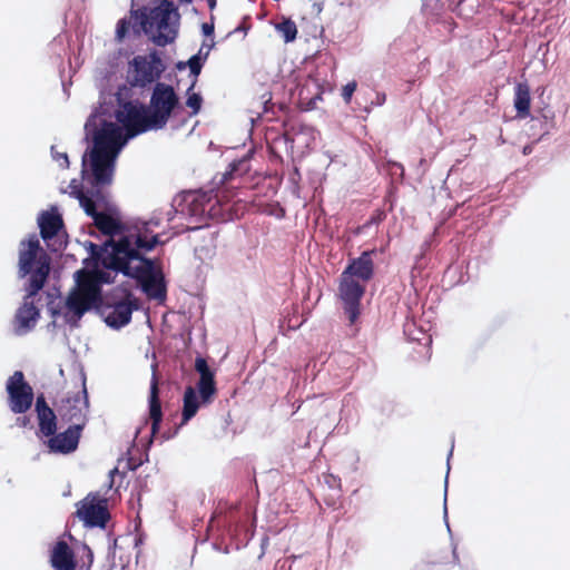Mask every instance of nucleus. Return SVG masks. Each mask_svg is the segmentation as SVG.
Here are the masks:
<instances>
[{"label":"nucleus","instance_id":"7c9ffc66","mask_svg":"<svg viewBox=\"0 0 570 570\" xmlns=\"http://www.w3.org/2000/svg\"><path fill=\"white\" fill-rule=\"evenodd\" d=\"M130 23L126 19H121L117 23L116 36L122 40L129 31Z\"/></svg>","mask_w":570,"mask_h":570},{"label":"nucleus","instance_id":"ea45409f","mask_svg":"<svg viewBox=\"0 0 570 570\" xmlns=\"http://www.w3.org/2000/svg\"><path fill=\"white\" fill-rule=\"evenodd\" d=\"M204 212H205V210H204V208H200V209H199V208H198V206H196V208H195V209H193V213H194V214H198V213L203 214Z\"/></svg>","mask_w":570,"mask_h":570},{"label":"nucleus","instance_id":"6e6552de","mask_svg":"<svg viewBox=\"0 0 570 570\" xmlns=\"http://www.w3.org/2000/svg\"><path fill=\"white\" fill-rule=\"evenodd\" d=\"M130 83L136 87H145L157 81L165 71L166 66L156 51L148 56H136L131 62Z\"/></svg>","mask_w":570,"mask_h":570},{"label":"nucleus","instance_id":"bb28decb","mask_svg":"<svg viewBox=\"0 0 570 570\" xmlns=\"http://www.w3.org/2000/svg\"><path fill=\"white\" fill-rule=\"evenodd\" d=\"M79 202L85 213L90 216L92 219L100 213L96 208V203L91 197H88L83 193H79Z\"/></svg>","mask_w":570,"mask_h":570},{"label":"nucleus","instance_id":"b1692460","mask_svg":"<svg viewBox=\"0 0 570 570\" xmlns=\"http://www.w3.org/2000/svg\"><path fill=\"white\" fill-rule=\"evenodd\" d=\"M275 29L283 37L285 42H292L296 39L297 27L289 18H283L281 22L275 24Z\"/></svg>","mask_w":570,"mask_h":570},{"label":"nucleus","instance_id":"37998d69","mask_svg":"<svg viewBox=\"0 0 570 570\" xmlns=\"http://www.w3.org/2000/svg\"><path fill=\"white\" fill-rule=\"evenodd\" d=\"M436 1L443 6L445 0H436Z\"/></svg>","mask_w":570,"mask_h":570},{"label":"nucleus","instance_id":"4c0bfd02","mask_svg":"<svg viewBox=\"0 0 570 570\" xmlns=\"http://www.w3.org/2000/svg\"><path fill=\"white\" fill-rule=\"evenodd\" d=\"M207 2L210 9H214L216 7V0H207Z\"/></svg>","mask_w":570,"mask_h":570},{"label":"nucleus","instance_id":"5701e85b","mask_svg":"<svg viewBox=\"0 0 570 570\" xmlns=\"http://www.w3.org/2000/svg\"><path fill=\"white\" fill-rule=\"evenodd\" d=\"M197 390L199 392L202 403H210L217 393L215 377L199 379Z\"/></svg>","mask_w":570,"mask_h":570},{"label":"nucleus","instance_id":"6ab92c4d","mask_svg":"<svg viewBox=\"0 0 570 570\" xmlns=\"http://www.w3.org/2000/svg\"><path fill=\"white\" fill-rule=\"evenodd\" d=\"M149 419L151 421L150 433L151 438H156L160 430V423L163 421L161 403L159 399L158 379L154 374L150 382L149 393Z\"/></svg>","mask_w":570,"mask_h":570},{"label":"nucleus","instance_id":"4be33fe9","mask_svg":"<svg viewBox=\"0 0 570 570\" xmlns=\"http://www.w3.org/2000/svg\"><path fill=\"white\" fill-rule=\"evenodd\" d=\"M514 108L518 118H527L530 115L531 96L530 87L527 82H519L514 88Z\"/></svg>","mask_w":570,"mask_h":570},{"label":"nucleus","instance_id":"c9c22d12","mask_svg":"<svg viewBox=\"0 0 570 570\" xmlns=\"http://www.w3.org/2000/svg\"><path fill=\"white\" fill-rule=\"evenodd\" d=\"M383 214H379L377 217H372L366 225L379 223L382 219Z\"/></svg>","mask_w":570,"mask_h":570},{"label":"nucleus","instance_id":"f704fd0d","mask_svg":"<svg viewBox=\"0 0 570 570\" xmlns=\"http://www.w3.org/2000/svg\"><path fill=\"white\" fill-rule=\"evenodd\" d=\"M203 31L206 36H209L214 32V26L213 24H208V23H204L203 24Z\"/></svg>","mask_w":570,"mask_h":570},{"label":"nucleus","instance_id":"a878e982","mask_svg":"<svg viewBox=\"0 0 570 570\" xmlns=\"http://www.w3.org/2000/svg\"><path fill=\"white\" fill-rule=\"evenodd\" d=\"M79 272L85 277H86V275H91V277H94L92 282L96 283L98 288H100L101 284H109L112 282L110 272H108V271L98 269V271H94V272H88V271L81 269Z\"/></svg>","mask_w":570,"mask_h":570},{"label":"nucleus","instance_id":"9d476101","mask_svg":"<svg viewBox=\"0 0 570 570\" xmlns=\"http://www.w3.org/2000/svg\"><path fill=\"white\" fill-rule=\"evenodd\" d=\"M365 284L358 279L341 274L338 297L343 303L344 313L353 325L361 314V299L365 293Z\"/></svg>","mask_w":570,"mask_h":570},{"label":"nucleus","instance_id":"ddd939ff","mask_svg":"<svg viewBox=\"0 0 570 570\" xmlns=\"http://www.w3.org/2000/svg\"><path fill=\"white\" fill-rule=\"evenodd\" d=\"M111 311L106 315L105 322L114 328H120L127 325L134 309L137 308V301L128 289H124V297L112 304Z\"/></svg>","mask_w":570,"mask_h":570},{"label":"nucleus","instance_id":"a19ab883","mask_svg":"<svg viewBox=\"0 0 570 570\" xmlns=\"http://www.w3.org/2000/svg\"><path fill=\"white\" fill-rule=\"evenodd\" d=\"M236 170H237V165L236 164H232V169H230V171L228 174L233 175V173H235Z\"/></svg>","mask_w":570,"mask_h":570},{"label":"nucleus","instance_id":"c85d7f7f","mask_svg":"<svg viewBox=\"0 0 570 570\" xmlns=\"http://www.w3.org/2000/svg\"><path fill=\"white\" fill-rule=\"evenodd\" d=\"M357 87L356 81L347 82L342 89V97L346 104L351 102L352 96Z\"/></svg>","mask_w":570,"mask_h":570},{"label":"nucleus","instance_id":"dca6fc26","mask_svg":"<svg viewBox=\"0 0 570 570\" xmlns=\"http://www.w3.org/2000/svg\"><path fill=\"white\" fill-rule=\"evenodd\" d=\"M36 413L39 432L46 438L53 435L57 432V416L53 410L47 404L43 394L38 395L36 399Z\"/></svg>","mask_w":570,"mask_h":570},{"label":"nucleus","instance_id":"58836bf2","mask_svg":"<svg viewBox=\"0 0 570 570\" xmlns=\"http://www.w3.org/2000/svg\"><path fill=\"white\" fill-rule=\"evenodd\" d=\"M531 151H532L531 146H525V147L523 148V154H524V155H529Z\"/></svg>","mask_w":570,"mask_h":570},{"label":"nucleus","instance_id":"cd10ccee","mask_svg":"<svg viewBox=\"0 0 570 570\" xmlns=\"http://www.w3.org/2000/svg\"><path fill=\"white\" fill-rule=\"evenodd\" d=\"M195 370L198 372L199 379L215 377L214 372L209 368L204 357H196Z\"/></svg>","mask_w":570,"mask_h":570},{"label":"nucleus","instance_id":"f8f14e48","mask_svg":"<svg viewBox=\"0 0 570 570\" xmlns=\"http://www.w3.org/2000/svg\"><path fill=\"white\" fill-rule=\"evenodd\" d=\"M83 423H75L61 433L47 436L48 449L52 453L69 454L77 450Z\"/></svg>","mask_w":570,"mask_h":570},{"label":"nucleus","instance_id":"473e14b6","mask_svg":"<svg viewBox=\"0 0 570 570\" xmlns=\"http://www.w3.org/2000/svg\"><path fill=\"white\" fill-rule=\"evenodd\" d=\"M31 424V420L29 416H18L16 419V425L19 426V428H27V426H30Z\"/></svg>","mask_w":570,"mask_h":570},{"label":"nucleus","instance_id":"9b49d317","mask_svg":"<svg viewBox=\"0 0 570 570\" xmlns=\"http://www.w3.org/2000/svg\"><path fill=\"white\" fill-rule=\"evenodd\" d=\"M77 517L90 528H105L110 519L108 502L98 494L89 493L78 503Z\"/></svg>","mask_w":570,"mask_h":570},{"label":"nucleus","instance_id":"4468645a","mask_svg":"<svg viewBox=\"0 0 570 570\" xmlns=\"http://www.w3.org/2000/svg\"><path fill=\"white\" fill-rule=\"evenodd\" d=\"M374 253L375 249L363 252L360 257L350 262L342 274L362 281L363 283L368 282L374 275V263L372 259Z\"/></svg>","mask_w":570,"mask_h":570},{"label":"nucleus","instance_id":"72a5a7b5","mask_svg":"<svg viewBox=\"0 0 570 570\" xmlns=\"http://www.w3.org/2000/svg\"><path fill=\"white\" fill-rule=\"evenodd\" d=\"M56 159H57V161L60 163L61 166H68V164H69L67 154H58Z\"/></svg>","mask_w":570,"mask_h":570},{"label":"nucleus","instance_id":"423d86ee","mask_svg":"<svg viewBox=\"0 0 570 570\" xmlns=\"http://www.w3.org/2000/svg\"><path fill=\"white\" fill-rule=\"evenodd\" d=\"M95 226L104 234L109 236V239L106 240L102 245L90 244L92 257L98 261L102 266L108 254H111L114 245H118V243L124 238H136L149 240L139 228H129L126 227L119 219L112 217L107 213L100 212L94 218Z\"/></svg>","mask_w":570,"mask_h":570},{"label":"nucleus","instance_id":"f03ea898","mask_svg":"<svg viewBox=\"0 0 570 570\" xmlns=\"http://www.w3.org/2000/svg\"><path fill=\"white\" fill-rule=\"evenodd\" d=\"M178 107L179 97L173 86L156 82L148 106L126 101L116 111V119L127 131V137L134 138L147 131L164 129Z\"/></svg>","mask_w":570,"mask_h":570},{"label":"nucleus","instance_id":"393cba45","mask_svg":"<svg viewBox=\"0 0 570 570\" xmlns=\"http://www.w3.org/2000/svg\"><path fill=\"white\" fill-rule=\"evenodd\" d=\"M196 80L191 83V86L187 90V99H186V106L191 109L190 116H195L200 111L203 98L197 92H190L193 88L195 87Z\"/></svg>","mask_w":570,"mask_h":570},{"label":"nucleus","instance_id":"aec40b11","mask_svg":"<svg viewBox=\"0 0 570 570\" xmlns=\"http://www.w3.org/2000/svg\"><path fill=\"white\" fill-rule=\"evenodd\" d=\"M81 386V391L75 396L67 397L66 403L68 406H62L60 410L62 419L68 421H72L73 419L79 420L82 416V409L88 407L89 401L85 379L82 380Z\"/></svg>","mask_w":570,"mask_h":570},{"label":"nucleus","instance_id":"1a4fd4ad","mask_svg":"<svg viewBox=\"0 0 570 570\" xmlns=\"http://www.w3.org/2000/svg\"><path fill=\"white\" fill-rule=\"evenodd\" d=\"M6 391L8 406L12 413L24 414L31 409L35 399L33 390L21 371H16L9 376Z\"/></svg>","mask_w":570,"mask_h":570},{"label":"nucleus","instance_id":"79ce46f5","mask_svg":"<svg viewBox=\"0 0 570 570\" xmlns=\"http://www.w3.org/2000/svg\"><path fill=\"white\" fill-rule=\"evenodd\" d=\"M421 570H430V568L428 566H424L423 568H421Z\"/></svg>","mask_w":570,"mask_h":570},{"label":"nucleus","instance_id":"c756f323","mask_svg":"<svg viewBox=\"0 0 570 570\" xmlns=\"http://www.w3.org/2000/svg\"><path fill=\"white\" fill-rule=\"evenodd\" d=\"M188 66H189V69H190V72L197 77L200 71H202V67H203V63L200 61V57L199 56H193L189 60H188Z\"/></svg>","mask_w":570,"mask_h":570},{"label":"nucleus","instance_id":"2f4dec72","mask_svg":"<svg viewBox=\"0 0 570 570\" xmlns=\"http://www.w3.org/2000/svg\"><path fill=\"white\" fill-rule=\"evenodd\" d=\"M325 479V482L328 484L330 488L332 489H341V479L333 475V474H326L324 476Z\"/></svg>","mask_w":570,"mask_h":570},{"label":"nucleus","instance_id":"a211bd4d","mask_svg":"<svg viewBox=\"0 0 570 570\" xmlns=\"http://www.w3.org/2000/svg\"><path fill=\"white\" fill-rule=\"evenodd\" d=\"M50 562L55 570H76L77 566L72 549L62 540L53 546Z\"/></svg>","mask_w":570,"mask_h":570},{"label":"nucleus","instance_id":"0eeeda50","mask_svg":"<svg viewBox=\"0 0 570 570\" xmlns=\"http://www.w3.org/2000/svg\"><path fill=\"white\" fill-rule=\"evenodd\" d=\"M92 278L91 275L85 277L80 272H77V286L67 297L66 306L78 320L92 307H98L102 302L101 288L97 287Z\"/></svg>","mask_w":570,"mask_h":570},{"label":"nucleus","instance_id":"20e7f679","mask_svg":"<svg viewBox=\"0 0 570 570\" xmlns=\"http://www.w3.org/2000/svg\"><path fill=\"white\" fill-rule=\"evenodd\" d=\"M18 266L21 277L30 275L28 297L36 296L43 288L50 274V257L41 247L36 234L20 242Z\"/></svg>","mask_w":570,"mask_h":570},{"label":"nucleus","instance_id":"f257e3e1","mask_svg":"<svg viewBox=\"0 0 570 570\" xmlns=\"http://www.w3.org/2000/svg\"><path fill=\"white\" fill-rule=\"evenodd\" d=\"M158 243V235H153L145 242L139 237L124 238L118 245H114L104 267L135 278L148 297L165 301L166 285L163 276L156 273L153 261L142 255L154 249Z\"/></svg>","mask_w":570,"mask_h":570},{"label":"nucleus","instance_id":"412c9836","mask_svg":"<svg viewBox=\"0 0 570 570\" xmlns=\"http://www.w3.org/2000/svg\"><path fill=\"white\" fill-rule=\"evenodd\" d=\"M39 317V309L32 302H24L21 307L18 308L14 322L16 332L21 335L33 328Z\"/></svg>","mask_w":570,"mask_h":570},{"label":"nucleus","instance_id":"39448f33","mask_svg":"<svg viewBox=\"0 0 570 570\" xmlns=\"http://www.w3.org/2000/svg\"><path fill=\"white\" fill-rule=\"evenodd\" d=\"M178 8L170 0H161L158 6L142 13L141 28L160 47L173 42L177 37Z\"/></svg>","mask_w":570,"mask_h":570},{"label":"nucleus","instance_id":"f3484780","mask_svg":"<svg viewBox=\"0 0 570 570\" xmlns=\"http://www.w3.org/2000/svg\"><path fill=\"white\" fill-rule=\"evenodd\" d=\"M40 236L45 242L58 236L63 228V219L56 207L50 210L42 212L38 217Z\"/></svg>","mask_w":570,"mask_h":570},{"label":"nucleus","instance_id":"c03bdc74","mask_svg":"<svg viewBox=\"0 0 570 570\" xmlns=\"http://www.w3.org/2000/svg\"><path fill=\"white\" fill-rule=\"evenodd\" d=\"M180 1H181V2H187V3H189V2H191L193 0H180Z\"/></svg>","mask_w":570,"mask_h":570},{"label":"nucleus","instance_id":"e433bc0d","mask_svg":"<svg viewBox=\"0 0 570 570\" xmlns=\"http://www.w3.org/2000/svg\"><path fill=\"white\" fill-rule=\"evenodd\" d=\"M129 560V553L125 554V556H120V563L122 564L124 562H127Z\"/></svg>","mask_w":570,"mask_h":570},{"label":"nucleus","instance_id":"2eb2a0df","mask_svg":"<svg viewBox=\"0 0 570 570\" xmlns=\"http://www.w3.org/2000/svg\"><path fill=\"white\" fill-rule=\"evenodd\" d=\"M199 409V402L194 387L188 386L184 393V405L181 413V422L174 430H166L161 434V440L167 441L177 435L179 429L193 419Z\"/></svg>","mask_w":570,"mask_h":570},{"label":"nucleus","instance_id":"7ed1b4c3","mask_svg":"<svg viewBox=\"0 0 570 570\" xmlns=\"http://www.w3.org/2000/svg\"><path fill=\"white\" fill-rule=\"evenodd\" d=\"M127 134L124 136L121 128L114 122L105 121L100 129L94 135V147L90 151V165L96 185L111 183L114 161L126 144Z\"/></svg>","mask_w":570,"mask_h":570}]
</instances>
